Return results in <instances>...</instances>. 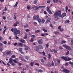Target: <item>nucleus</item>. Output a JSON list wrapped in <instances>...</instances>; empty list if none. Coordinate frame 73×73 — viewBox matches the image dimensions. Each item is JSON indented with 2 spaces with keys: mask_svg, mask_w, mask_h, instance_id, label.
I'll use <instances>...</instances> for the list:
<instances>
[{
  "mask_svg": "<svg viewBox=\"0 0 73 73\" xmlns=\"http://www.w3.org/2000/svg\"><path fill=\"white\" fill-rule=\"evenodd\" d=\"M11 31L13 33L14 35L15 36V39H17L19 38L17 36L18 34H20L21 31L20 30L17 29H16L12 28L11 29Z\"/></svg>",
  "mask_w": 73,
  "mask_h": 73,
  "instance_id": "nucleus-1",
  "label": "nucleus"
},
{
  "mask_svg": "<svg viewBox=\"0 0 73 73\" xmlns=\"http://www.w3.org/2000/svg\"><path fill=\"white\" fill-rule=\"evenodd\" d=\"M33 19L34 20H37L39 23L43 24L45 22V20L44 19H41L39 18V15H36L33 17Z\"/></svg>",
  "mask_w": 73,
  "mask_h": 73,
  "instance_id": "nucleus-2",
  "label": "nucleus"
},
{
  "mask_svg": "<svg viewBox=\"0 0 73 73\" xmlns=\"http://www.w3.org/2000/svg\"><path fill=\"white\" fill-rule=\"evenodd\" d=\"M61 10H59L54 13V17L55 19H57V16H58L59 17H61Z\"/></svg>",
  "mask_w": 73,
  "mask_h": 73,
  "instance_id": "nucleus-3",
  "label": "nucleus"
},
{
  "mask_svg": "<svg viewBox=\"0 0 73 73\" xmlns=\"http://www.w3.org/2000/svg\"><path fill=\"white\" fill-rule=\"evenodd\" d=\"M45 6H34L31 8V9L33 8V9H34L35 11H37V9H39L40 8H44Z\"/></svg>",
  "mask_w": 73,
  "mask_h": 73,
  "instance_id": "nucleus-4",
  "label": "nucleus"
},
{
  "mask_svg": "<svg viewBox=\"0 0 73 73\" xmlns=\"http://www.w3.org/2000/svg\"><path fill=\"white\" fill-rule=\"evenodd\" d=\"M62 71L65 73H69L70 71L67 69L66 68H64Z\"/></svg>",
  "mask_w": 73,
  "mask_h": 73,
  "instance_id": "nucleus-5",
  "label": "nucleus"
},
{
  "mask_svg": "<svg viewBox=\"0 0 73 73\" xmlns=\"http://www.w3.org/2000/svg\"><path fill=\"white\" fill-rule=\"evenodd\" d=\"M47 11L50 15H52V11H51L50 10H49V8H48V7H47Z\"/></svg>",
  "mask_w": 73,
  "mask_h": 73,
  "instance_id": "nucleus-6",
  "label": "nucleus"
},
{
  "mask_svg": "<svg viewBox=\"0 0 73 73\" xmlns=\"http://www.w3.org/2000/svg\"><path fill=\"white\" fill-rule=\"evenodd\" d=\"M11 52L12 51H7L6 52V54L7 55H8L9 56H12V54H11Z\"/></svg>",
  "mask_w": 73,
  "mask_h": 73,
  "instance_id": "nucleus-7",
  "label": "nucleus"
},
{
  "mask_svg": "<svg viewBox=\"0 0 73 73\" xmlns=\"http://www.w3.org/2000/svg\"><path fill=\"white\" fill-rule=\"evenodd\" d=\"M61 58H62V59H63V60H65V61H67L68 57L66 56H61Z\"/></svg>",
  "mask_w": 73,
  "mask_h": 73,
  "instance_id": "nucleus-8",
  "label": "nucleus"
},
{
  "mask_svg": "<svg viewBox=\"0 0 73 73\" xmlns=\"http://www.w3.org/2000/svg\"><path fill=\"white\" fill-rule=\"evenodd\" d=\"M19 41L21 42H22V43H25L26 42V41L24 39H20Z\"/></svg>",
  "mask_w": 73,
  "mask_h": 73,
  "instance_id": "nucleus-9",
  "label": "nucleus"
},
{
  "mask_svg": "<svg viewBox=\"0 0 73 73\" xmlns=\"http://www.w3.org/2000/svg\"><path fill=\"white\" fill-rule=\"evenodd\" d=\"M38 49H42L44 48V47L41 45H39L38 46Z\"/></svg>",
  "mask_w": 73,
  "mask_h": 73,
  "instance_id": "nucleus-10",
  "label": "nucleus"
},
{
  "mask_svg": "<svg viewBox=\"0 0 73 73\" xmlns=\"http://www.w3.org/2000/svg\"><path fill=\"white\" fill-rule=\"evenodd\" d=\"M58 29H59L60 32H62L64 31V29L62 28H61V26H59L58 27Z\"/></svg>",
  "mask_w": 73,
  "mask_h": 73,
  "instance_id": "nucleus-11",
  "label": "nucleus"
},
{
  "mask_svg": "<svg viewBox=\"0 0 73 73\" xmlns=\"http://www.w3.org/2000/svg\"><path fill=\"white\" fill-rule=\"evenodd\" d=\"M66 16V14L65 13H63L62 14V15H61V17L62 18H63V17H64L65 16Z\"/></svg>",
  "mask_w": 73,
  "mask_h": 73,
  "instance_id": "nucleus-12",
  "label": "nucleus"
},
{
  "mask_svg": "<svg viewBox=\"0 0 73 73\" xmlns=\"http://www.w3.org/2000/svg\"><path fill=\"white\" fill-rule=\"evenodd\" d=\"M66 49H68V50H71L70 47H69V46H66Z\"/></svg>",
  "mask_w": 73,
  "mask_h": 73,
  "instance_id": "nucleus-13",
  "label": "nucleus"
},
{
  "mask_svg": "<svg viewBox=\"0 0 73 73\" xmlns=\"http://www.w3.org/2000/svg\"><path fill=\"white\" fill-rule=\"evenodd\" d=\"M13 62V59L12 58H10L9 60V62L10 64H11V63H12Z\"/></svg>",
  "mask_w": 73,
  "mask_h": 73,
  "instance_id": "nucleus-14",
  "label": "nucleus"
},
{
  "mask_svg": "<svg viewBox=\"0 0 73 73\" xmlns=\"http://www.w3.org/2000/svg\"><path fill=\"white\" fill-rule=\"evenodd\" d=\"M19 46H21V47L23 46V43H18Z\"/></svg>",
  "mask_w": 73,
  "mask_h": 73,
  "instance_id": "nucleus-15",
  "label": "nucleus"
},
{
  "mask_svg": "<svg viewBox=\"0 0 73 73\" xmlns=\"http://www.w3.org/2000/svg\"><path fill=\"white\" fill-rule=\"evenodd\" d=\"M28 37V34L26 33L25 34V35L24 37L23 38L24 39H27Z\"/></svg>",
  "mask_w": 73,
  "mask_h": 73,
  "instance_id": "nucleus-16",
  "label": "nucleus"
},
{
  "mask_svg": "<svg viewBox=\"0 0 73 73\" xmlns=\"http://www.w3.org/2000/svg\"><path fill=\"white\" fill-rule=\"evenodd\" d=\"M38 43L39 44H42V40H39L38 41Z\"/></svg>",
  "mask_w": 73,
  "mask_h": 73,
  "instance_id": "nucleus-17",
  "label": "nucleus"
},
{
  "mask_svg": "<svg viewBox=\"0 0 73 73\" xmlns=\"http://www.w3.org/2000/svg\"><path fill=\"white\" fill-rule=\"evenodd\" d=\"M50 18H49L47 19V21L46 22V23H48V22H50Z\"/></svg>",
  "mask_w": 73,
  "mask_h": 73,
  "instance_id": "nucleus-18",
  "label": "nucleus"
},
{
  "mask_svg": "<svg viewBox=\"0 0 73 73\" xmlns=\"http://www.w3.org/2000/svg\"><path fill=\"white\" fill-rule=\"evenodd\" d=\"M66 42V41L64 40V41H61L60 42V44H65Z\"/></svg>",
  "mask_w": 73,
  "mask_h": 73,
  "instance_id": "nucleus-19",
  "label": "nucleus"
},
{
  "mask_svg": "<svg viewBox=\"0 0 73 73\" xmlns=\"http://www.w3.org/2000/svg\"><path fill=\"white\" fill-rule=\"evenodd\" d=\"M40 61L41 62H42V64H44V63L45 62V60H44V59H42L40 60Z\"/></svg>",
  "mask_w": 73,
  "mask_h": 73,
  "instance_id": "nucleus-20",
  "label": "nucleus"
},
{
  "mask_svg": "<svg viewBox=\"0 0 73 73\" xmlns=\"http://www.w3.org/2000/svg\"><path fill=\"white\" fill-rule=\"evenodd\" d=\"M33 64H34V62H32L30 63L31 66H33Z\"/></svg>",
  "mask_w": 73,
  "mask_h": 73,
  "instance_id": "nucleus-21",
  "label": "nucleus"
},
{
  "mask_svg": "<svg viewBox=\"0 0 73 73\" xmlns=\"http://www.w3.org/2000/svg\"><path fill=\"white\" fill-rule=\"evenodd\" d=\"M37 3V0H35L34 1V4H36Z\"/></svg>",
  "mask_w": 73,
  "mask_h": 73,
  "instance_id": "nucleus-22",
  "label": "nucleus"
},
{
  "mask_svg": "<svg viewBox=\"0 0 73 73\" xmlns=\"http://www.w3.org/2000/svg\"><path fill=\"white\" fill-rule=\"evenodd\" d=\"M30 8H31V6L29 5H28L27 7V9L28 10H29V9H30Z\"/></svg>",
  "mask_w": 73,
  "mask_h": 73,
  "instance_id": "nucleus-23",
  "label": "nucleus"
},
{
  "mask_svg": "<svg viewBox=\"0 0 73 73\" xmlns=\"http://www.w3.org/2000/svg\"><path fill=\"white\" fill-rule=\"evenodd\" d=\"M69 64H70L72 66H73V62H68Z\"/></svg>",
  "mask_w": 73,
  "mask_h": 73,
  "instance_id": "nucleus-24",
  "label": "nucleus"
},
{
  "mask_svg": "<svg viewBox=\"0 0 73 73\" xmlns=\"http://www.w3.org/2000/svg\"><path fill=\"white\" fill-rule=\"evenodd\" d=\"M56 61L59 64L60 63V60H58V59H56Z\"/></svg>",
  "mask_w": 73,
  "mask_h": 73,
  "instance_id": "nucleus-25",
  "label": "nucleus"
},
{
  "mask_svg": "<svg viewBox=\"0 0 73 73\" xmlns=\"http://www.w3.org/2000/svg\"><path fill=\"white\" fill-rule=\"evenodd\" d=\"M17 4H18V2H17L16 3V4H15V5L14 6V7H16H16H17Z\"/></svg>",
  "mask_w": 73,
  "mask_h": 73,
  "instance_id": "nucleus-26",
  "label": "nucleus"
},
{
  "mask_svg": "<svg viewBox=\"0 0 73 73\" xmlns=\"http://www.w3.org/2000/svg\"><path fill=\"white\" fill-rule=\"evenodd\" d=\"M72 60V58H67V61H70V60Z\"/></svg>",
  "mask_w": 73,
  "mask_h": 73,
  "instance_id": "nucleus-27",
  "label": "nucleus"
},
{
  "mask_svg": "<svg viewBox=\"0 0 73 73\" xmlns=\"http://www.w3.org/2000/svg\"><path fill=\"white\" fill-rule=\"evenodd\" d=\"M54 33L55 35H57L58 34V33H59V32H58V31H54Z\"/></svg>",
  "mask_w": 73,
  "mask_h": 73,
  "instance_id": "nucleus-28",
  "label": "nucleus"
},
{
  "mask_svg": "<svg viewBox=\"0 0 73 73\" xmlns=\"http://www.w3.org/2000/svg\"><path fill=\"white\" fill-rule=\"evenodd\" d=\"M53 1L54 3H57V2H58V0H53Z\"/></svg>",
  "mask_w": 73,
  "mask_h": 73,
  "instance_id": "nucleus-29",
  "label": "nucleus"
},
{
  "mask_svg": "<svg viewBox=\"0 0 73 73\" xmlns=\"http://www.w3.org/2000/svg\"><path fill=\"white\" fill-rule=\"evenodd\" d=\"M25 58L27 60H29V56H25Z\"/></svg>",
  "mask_w": 73,
  "mask_h": 73,
  "instance_id": "nucleus-30",
  "label": "nucleus"
},
{
  "mask_svg": "<svg viewBox=\"0 0 73 73\" xmlns=\"http://www.w3.org/2000/svg\"><path fill=\"white\" fill-rule=\"evenodd\" d=\"M42 31H44V32H48V30H45L44 29H42Z\"/></svg>",
  "mask_w": 73,
  "mask_h": 73,
  "instance_id": "nucleus-31",
  "label": "nucleus"
},
{
  "mask_svg": "<svg viewBox=\"0 0 73 73\" xmlns=\"http://www.w3.org/2000/svg\"><path fill=\"white\" fill-rule=\"evenodd\" d=\"M65 22L66 23H70V21L69 20H67Z\"/></svg>",
  "mask_w": 73,
  "mask_h": 73,
  "instance_id": "nucleus-32",
  "label": "nucleus"
},
{
  "mask_svg": "<svg viewBox=\"0 0 73 73\" xmlns=\"http://www.w3.org/2000/svg\"><path fill=\"white\" fill-rule=\"evenodd\" d=\"M48 58L49 59V58H50L51 57V55H50V54H48Z\"/></svg>",
  "mask_w": 73,
  "mask_h": 73,
  "instance_id": "nucleus-33",
  "label": "nucleus"
},
{
  "mask_svg": "<svg viewBox=\"0 0 73 73\" xmlns=\"http://www.w3.org/2000/svg\"><path fill=\"white\" fill-rule=\"evenodd\" d=\"M13 61L14 62H15V63H17V64H18V62L15 60H13Z\"/></svg>",
  "mask_w": 73,
  "mask_h": 73,
  "instance_id": "nucleus-34",
  "label": "nucleus"
},
{
  "mask_svg": "<svg viewBox=\"0 0 73 73\" xmlns=\"http://www.w3.org/2000/svg\"><path fill=\"white\" fill-rule=\"evenodd\" d=\"M21 60H22L23 61H25V60L24 59V58H22L21 59Z\"/></svg>",
  "mask_w": 73,
  "mask_h": 73,
  "instance_id": "nucleus-35",
  "label": "nucleus"
},
{
  "mask_svg": "<svg viewBox=\"0 0 73 73\" xmlns=\"http://www.w3.org/2000/svg\"><path fill=\"white\" fill-rule=\"evenodd\" d=\"M27 27H28V24L25 25L24 26V28H27Z\"/></svg>",
  "mask_w": 73,
  "mask_h": 73,
  "instance_id": "nucleus-36",
  "label": "nucleus"
},
{
  "mask_svg": "<svg viewBox=\"0 0 73 73\" xmlns=\"http://www.w3.org/2000/svg\"><path fill=\"white\" fill-rule=\"evenodd\" d=\"M22 48H20L19 49V51L20 52H21V51H22Z\"/></svg>",
  "mask_w": 73,
  "mask_h": 73,
  "instance_id": "nucleus-37",
  "label": "nucleus"
},
{
  "mask_svg": "<svg viewBox=\"0 0 73 73\" xmlns=\"http://www.w3.org/2000/svg\"><path fill=\"white\" fill-rule=\"evenodd\" d=\"M13 26L14 27H17V24L16 23H15L13 24Z\"/></svg>",
  "mask_w": 73,
  "mask_h": 73,
  "instance_id": "nucleus-38",
  "label": "nucleus"
},
{
  "mask_svg": "<svg viewBox=\"0 0 73 73\" xmlns=\"http://www.w3.org/2000/svg\"><path fill=\"white\" fill-rule=\"evenodd\" d=\"M47 48H49V43H47L46 45Z\"/></svg>",
  "mask_w": 73,
  "mask_h": 73,
  "instance_id": "nucleus-39",
  "label": "nucleus"
},
{
  "mask_svg": "<svg viewBox=\"0 0 73 73\" xmlns=\"http://www.w3.org/2000/svg\"><path fill=\"white\" fill-rule=\"evenodd\" d=\"M51 1L50 0H47V3L48 4H50V3Z\"/></svg>",
  "mask_w": 73,
  "mask_h": 73,
  "instance_id": "nucleus-40",
  "label": "nucleus"
},
{
  "mask_svg": "<svg viewBox=\"0 0 73 73\" xmlns=\"http://www.w3.org/2000/svg\"><path fill=\"white\" fill-rule=\"evenodd\" d=\"M7 31V29H6L3 32V35L5 34V32Z\"/></svg>",
  "mask_w": 73,
  "mask_h": 73,
  "instance_id": "nucleus-41",
  "label": "nucleus"
},
{
  "mask_svg": "<svg viewBox=\"0 0 73 73\" xmlns=\"http://www.w3.org/2000/svg\"><path fill=\"white\" fill-rule=\"evenodd\" d=\"M59 48L60 49H61V50L63 49V48L61 46H60L59 47Z\"/></svg>",
  "mask_w": 73,
  "mask_h": 73,
  "instance_id": "nucleus-42",
  "label": "nucleus"
},
{
  "mask_svg": "<svg viewBox=\"0 0 73 73\" xmlns=\"http://www.w3.org/2000/svg\"><path fill=\"white\" fill-rule=\"evenodd\" d=\"M11 57H12V58H16V56L13 55Z\"/></svg>",
  "mask_w": 73,
  "mask_h": 73,
  "instance_id": "nucleus-43",
  "label": "nucleus"
},
{
  "mask_svg": "<svg viewBox=\"0 0 73 73\" xmlns=\"http://www.w3.org/2000/svg\"><path fill=\"white\" fill-rule=\"evenodd\" d=\"M54 50H55V49H52V50L50 49V50L51 52H54Z\"/></svg>",
  "mask_w": 73,
  "mask_h": 73,
  "instance_id": "nucleus-44",
  "label": "nucleus"
},
{
  "mask_svg": "<svg viewBox=\"0 0 73 73\" xmlns=\"http://www.w3.org/2000/svg\"><path fill=\"white\" fill-rule=\"evenodd\" d=\"M40 31V30H36V31H35V33H38V32H39Z\"/></svg>",
  "mask_w": 73,
  "mask_h": 73,
  "instance_id": "nucleus-45",
  "label": "nucleus"
},
{
  "mask_svg": "<svg viewBox=\"0 0 73 73\" xmlns=\"http://www.w3.org/2000/svg\"><path fill=\"white\" fill-rule=\"evenodd\" d=\"M34 40H33V38H31V40H30V41H31V42H33V41Z\"/></svg>",
  "mask_w": 73,
  "mask_h": 73,
  "instance_id": "nucleus-46",
  "label": "nucleus"
},
{
  "mask_svg": "<svg viewBox=\"0 0 73 73\" xmlns=\"http://www.w3.org/2000/svg\"><path fill=\"white\" fill-rule=\"evenodd\" d=\"M28 48H29V47H27V48H25V50H28Z\"/></svg>",
  "mask_w": 73,
  "mask_h": 73,
  "instance_id": "nucleus-47",
  "label": "nucleus"
},
{
  "mask_svg": "<svg viewBox=\"0 0 73 73\" xmlns=\"http://www.w3.org/2000/svg\"><path fill=\"white\" fill-rule=\"evenodd\" d=\"M54 50V52L55 54H56V53H57V51L56 50Z\"/></svg>",
  "mask_w": 73,
  "mask_h": 73,
  "instance_id": "nucleus-48",
  "label": "nucleus"
},
{
  "mask_svg": "<svg viewBox=\"0 0 73 73\" xmlns=\"http://www.w3.org/2000/svg\"><path fill=\"white\" fill-rule=\"evenodd\" d=\"M69 53V51H68L66 53V55H68Z\"/></svg>",
  "mask_w": 73,
  "mask_h": 73,
  "instance_id": "nucleus-49",
  "label": "nucleus"
},
{
  "mask_svg": "<svg viewBox=\"0 0 73 73\" xmlns=\"http://www.w3.org/2000/svg\"><path fill=\"white\" fill-rule=\"evenodd\" d=\"M67 46L66 45L64 44V45H63L62 46L64 47V48H66V47Z\"/></svg>",
  "mask_w": 73,
  "mask_h": 73,
  "instance_id": "nucleus-50",
  "label": "nucleus"
},
{
  "mask_svg": "<svg viewBox=\"0 0 73 73\" xmlns=\"http://www.w3.org/2000/svg\"><path fill=\"white\" fill-rule=\"evenodd\" d=\"M52 62L51 65H52V66H54V64L53 63V62L52 61Z\"/></svg>",
  "mask_w": 73,
  "mask_h": 73,
  "instance_id": "nucleus-51",
  "label": "nucleus"
},
{
  "mask_svg": "<svg viewBox=\"0 0 73 73\" xmlns=\"http://www.w3.org/2000/svg\"><path fill=\"white\" fill-rule=\"evenodd\" d=\"M26 32H29L30 31V30L29 29H27L25 30Z\"/></svg>",
  "mask_w": 73,
  "mask_h": 73,
  "instance_id": "nucleus-52",
  "label": "nucleus"
},
{
  "mask_svg": "<svg viewBox=\"0 0 73 73\" xmlns=\"http://www.w3.org/2000/svg\"><path fill=\"white\" fill-rule=\"evenodd\" d=\"M15 23H16V24H17H17H20V23H19V22L18 21H16Z\"/></svg>",
  "mask_w": 73,
  "mask_h": 73,
  "instance_id": "nucleus-53",
  "label": "nucleus"
},
{
  "mask_svg": "<svg viewBox=\"0 0 73 73\" xmlns=\"http://www.w3.org/2000/svg\"><path fill=\"white\" fill-rule=\"evenodd\" d=\"M50 27H51V28H53V27L52 25V24H51V23H50Z\"/></svg>",
  "mask_w": 73,
  "mask_h": 73,
  "instance_id": "nucleus-54",
  "label": "nucleus"
},
{
  "mask_svg": "<svg viewBox=\"0 0 73 73\" xmlns=\"http://www.w3.org/2000/svg\"><path fill=\"white\" fill-rule=\"evenodd\" d=\"M41 11L40 12V13H42V12H43V11H44V10L43 9L41 10Z\"/></svg>",
  "mask_w": 73,
  "mask_h": 73,
  "instance_id": "nucleus-55",
  "label": "nucleus"
},
{
  "mask_svg": "<svg viewBox=\"0 0 73 73\" xmlns=\"http://www.w3.org/2000/svg\"><path fill=\"white\" fill-rule=\"evenodd\" d=\"M3 51V48L1 47H0V52H2Z\"/></svg>",
  "mask_w": 73,
  "mask_h": 73,
  "instance_id": "nucleus-56",
  "label": "nucleus"
},
{
  "mask_svg": "<svg viewBox=\"0 0 73 73\" xmlns=\"http://www.w3.org/2000/svg\"><path fill=\"white\" fill-rule=\"evenodd\" d=\"M17 13H15L14 15V17H16L17 16Z\"/></svg>",
  "mask_w": 73,
  "mask_h": 73,
  "instance_id": "nucleus-57",
  "label": "nucleus"
},
{
  "mask_svg": "<svg viewBox=\"0 0 73 73\" xmlns=\"http://www.w3.org/2000/svg\"><path fill=\"white\" fill-rule=\"evenodd\" d=\"M3 44H5V45L7 44V41H4L3 42Z\"/></svg>",
  "mask_w": 73,
  "mask_h": 73,
  "instance_id": "nucleus-58",
  "label": "nucleus"
},
{
  "mask_svg": "<svg viewBox=\"0 0 73 73\" xmlns=\"http://www.w3.org/2000/svg\"><path fill=\"white\" fill-rule=\"evenodd\" d=\"M36 36L35 35H32L31 36V37L33 38H35V37Z\"/></svg>",
  "mask_w": 73,
  "mask_h": 73,
  "instance_id": "nucleus-59",
  "label": "nucleus"
},
{
  "mask_svg": "<svg viewBox=\"0 0 73 73\" xmlns=\"http://www.w3.org/2000/svg\"><path fill=\"white\" fill-rule=\"evenodd\" d=\"M42 53L43 55V56H45V53L44 52H42Z\"/></svg>",
  "mask_w": 73,
  "mask_h": 73,
  "instance_id": "nucleus-60",
  "label": "nucleus"
},
{
  "mask_svg": "<svg viewBox=\"0 0 73 73\" xmlns=\"http://www.w3.org/2000/svg\"><path fill=\"white\" fill-rule=\"evenodd\" d=\"M33 24H34V25H37V22H33Z\"/></svg>",
  "mask_w": 73,
  "mask_h": 73,
  "instance_id": "nucleus-61",
  "label": "nucleus"
},
{
  "mask_svg": "<svg viewBox=\"0 0 73 73\" xmlns=\"http://www.w3.org/2000/svg\"><path fill=\"white\" fill-rule=\"evenodd\" d=\"M0 46H3V43L0 42Z\"/></svg>",
  "mask_w": 73,
  "mask_h": 73,
  "instance_id": "nucleus-62",
  "label": "nucleus"
},
{
  "mask_svg": "<svg viewBox=\"0 0 73 73\" xmlns=\"http://www.w3.org/2000/svg\"><path fill=\"white\" fill-rule=\"evenodd\" d=\"M35 65H37V66H39L40 64L38 63H35Z\"/></svg>",
  "mask_w": 73,
  "mask_h": 73,
  "instance_id": "nucleus-63",
  "label": "nucleus"
},
{
  "mask_svg": "<svg viewBox=\"0 0 73 73\" xmlns=\"http://www.w3.org/2000/svg\"><path fill=\"white\" fill-rule=\"evenodd\" d=\"M68 62H66L65 64V65H66V66H68Z\"/></svg>",
  "mask_w": 73,
  "mask_h": 73,
  "instance_id": "nucleus-64",
  "label": "nucleus"
}]
</instances>
